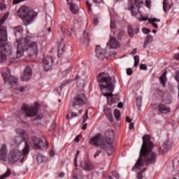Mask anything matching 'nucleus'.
Returning <instances> with one entry per match:
<instances>
[{"label":"nucleus","mask_w":179,"mask_h":179,"mask_svg":"<svg viewBox=\"0 0 179 179\" xmlns=\"http://www.w3.org/2000/svg\"><path fill=\"white\" fill-rule=\"evenodd\" d=\"M32 73H33V71L31 70V68H30V66H27L24 71V73L21 77L22 80H23L24 82L30 80V79H31Z\"/></svg>","instance_id":"obj_15"},{"label":"nucleus","mask_w":179,"mask_h":179,"mask_svg":"<svg viewBox=\"0 0 179 179\" xmlns=\"http://www.w3.org/2000/svg\"><path fill=\"white\" fill-rule=\"evenodd\" d=\"M1 76L5 83H9L11 86H15L17 83V78L10 75V69H7L5 72H1Z\"/></svg>","instance_id":"obj_11"},{"label":"nucleus","mask_w":179,"mask_h":179,"mask_svg":"<svg viewBox=\"0 0 179 179\" xmlns=\"http://www.w3.org/2000/svg\"><path fill=\"white\" fill-rule=\"evenodd\" d=\"M126 121L128 122V123H131L132 122V120L131 118H129V117H126Z\"/></svg>","instance_id":"obj_57"},{"label":"nucleus","mask_w":179,"mask_h":179,"mask_svg":"<svg viewBox=\"0 0 179 179\" xmlns=\"http://www.w3.org/2000/svg\"><path fill=\"white\" fill-rule=\"evenodd\" d=\"M134 67L136 68L138 65L139 64V57L138 55H136L134 57Z\"/></svg>","instance_id":"obj_35"},{"label":"nucleus","mask_w":179,"mask_h":179,"mask_svg":"<svg viewBox=\"0 0 179 179\" xmlns=\"http://www.w3.org/2000/svg\"><path fill=\"white\" fill-rule=\"evenodd\" d=\"M155 147L153 142L150 141V136L146 134L143 136V144L140 150L139 157L136 162L134 169L139 170L141 167H143L145 164L146 166H150V164H155L156 163V159H157V154L152 151V148Z\"/></svg>","instance_id":"obj_2"},{"label":"nucleus","mask_w":179,"mask_h":179,"mask_svg":"<svg viewBox=\"0 0 179 179\" xmlns=\"http://www.w3.org/2000/svg\"><path fill=\"white\" fill-rule=\"evenodd\" d=\"M31 141L34 145V149H43L44 146L47 148H48V143L46 142L45 145H44V142L41 138H37L36 136H33L31 138Z\"/></svg>","instance_id":"obj_13"},{"label":"nucleus","mask_w":179,"mask_h":179,"mask_svg":"<svg viewBox=\"0 0 179 179\" xmlns=\"http://www.w3.org/2000/svg\"><path fill=\"white\" fill-rule=\"evenodd\" d=\"M142 31L143 33H144V34H149L150 29L147 28H143Z\"/></svg>","instance_id":"obj_42"},{"label":"nucleus","mask_w":179,"mask_h":179,"mask_svg":"<svg viewBox=\"0 0 179 179\" xmlns=\"http://www.w3.org/2000/svg\"><path fill=\"white\" fill-rule=\"evenodd\" d=\"M112 176H113V177H115V178H116V179L120 178V174H118V173H117L115 171L112 172Z\"/></svg>","instance_id":"obj_39"},{"label":"nucleus","mask_w":179,"mask_h":179,"mask_svg":"<svg viewBox=\"0 0 179 179\" xmlns=\"http://www.w3.org/2000/svg\"><path fill=\"white\" fill-rule=\"evenodd\" d=\"M80 153V151L78 150L77 153H76V157L74 159V163H75L76 167H78V155H79Z\"/></svg>","instance_id":"obj_36"},{"label":"nucleus","mask_w":179,"mask_h":179,"mask_svg":"<svg viewBox=\"0 0 179 179\" xmlns=\"http://www.w3.org/2000/svg\"><path fill=\"white\" fill-rule=\"evenodd\" d=\"M86 128H87V123H85V124H83V127H82V129H86Z\"/></svg>","instance_id":"obj_61"},{"label":"nucleus","mask_w":179,"mask_h":179,"mask_svg":"<svg viewBox=\"0 0 179 179\" xmlns=\"http://www.w3.org/2000/svg\"><path fill=\"white\" fill-rule=\"evenodd\" d=\"M169 144H167V142H165L160 146V150L161 152H167V150H169Z\"/></svg>","instance_id":"obj_28"},{"label":"nucleus","mask_w":179,"mask_h":179,"mask_svg":"<svg viewBox=\"0 0 179 179\" xmlns=\"http://www.w3.org/2000/svg\"><path fill=\"white\" fill-rule=\"evenodd\" d=\"M22 151L18 149L11 150L8 155V147L3 144L0 148V160L8 162L10 164H15L22 159Z\"/></svg>","instance_id":"obj_5"},{"label":"nucleus","mask_w":179,"mask_h":179,"mask_svg":"<svg viewBox=\"0 0 179 179\" xmlns=\"http://www.w3.org/2000/svg\"><path fill=\"white\" fill-rule=\"evenodd\" d=\"M145 171H146V168L143 169L141 171H140V172L138 173V174H137V178H138V179H142V178H143V173H145Z\"/></svg>","instance_id":"obj_34"},{"label":"nucleus","mask_w":179,"mask_h":179,"mask_svg":"<svg viewBox=\"0 0 179 179\" xmlns=\"http://www.w3.org/2000/svg\"><path fill=\"white\" fill-rule=\"evenodd\" d=\"M65 176V173H64L63 172H60L59 173V177H64Z\"/></svg>","instance_id":"obj_63"},{"label":"nucleus","mask_w":179,"mask_h":179,"mask_svg":"<svg viewBox=\"0 0 179 179\" xmlns=\"http://www.w3.org/2000/svg\"><path fill=\"white\" fill-rule=\"evenodd\" d=\"M67 4L70 6V10L73 13V15H76L78 12H79V7L75 3H73V0H66Z\"/></svg>","instance_id":"obj_17"},{"label":"nucleus","mask_w":179,"mask_h":179,"mask_svg":"<svg viewBox=\"0 0 179 179\" xmlns=\"http://www.w3.org/2000/svg\"><path fill=\"white\" fill-rule=\"evenodd\" d=\"M94 24H97V23H99V20L96 17H94Z\"/></svg>","instance_id":"obj_58"},{"label":"nucleus","mask_w":179,"mask_h":179,"mask_svg":"<svg viewBox=\"0 0 179 179\" xmlns=\"http://www.w3.org/2000/svg\"><path fill=\"white\" fill-rule=\"evenodd\" d=\"M140 69H141L143 71H146L148 69V66H146V64H141L140 65Z\"/></svg>","instance_id":"obj_40"},{"label":"nucleus","mask_w":179,"mask_h":179,"mask_svg":"<svg viewBox=\"0 0 179 179\" xmlns=\"http://www.w3.org/2000/svg\"><path fill=\"white\" fill-rule=\"evenodd\" d=\"M5 8H6L5 4L0 3V9H1V10L5 9Z\"/></svg>","instance_id":"obj_52"},{"label":"nucleus","mask_w":179,"mask_h":179,"mask_svg":"<svg viewBox=\"0 0 179 179\" xmlns=\"http://www.w3.org/2000/svg\"><path fill=\"white\" fill-rule=\"evenodd\" d=\"M150 24H152L153 27H155V29H159V26H157V24L152 22V23H150Z\"/></svg>","instance_id":"obj_56"},{"label":"nucleus","mask_w":179,"mask_h":179,"mask_svg":"<svg viewBox=\"0 0 179 179\" xmlns=\"http://www.w3.org/2000/svg\"><path fill=\"white\" fill-rule=\"evenodd\" d=\"M129 129H134V123H130Z\"/></svg>","instance_id":"obj_62"},{"label":"nucleus","mask_w":179,"mask_h":179,"mask_svg":"<svg viewBox=\"0 0 179 179\" xmlns=\"http://www.w3.org/2000/svg\"><path fill=\"white\" fill-rule=\"evenodd\" d=\"M8 15L5 14L0 18V62H6L8 59V55L10 59H17L23 56V52L27 50V41L29 39L17 40V48L12 50V46L8 43V33L6 32V27L3 26L4 22L6 20Z\"/></svg>","instance_id":"obj_1"},{"label":"nucleus","mask_w":179,"mask_h":179,"mask_svg":"<svg viewBox=\"0 0 179 179\" xmlns=\"http://www.w3.org/2000/svg\"><path fill=\"white\" fill-rule=\"evenodd\" d=\"M101 153V151H99V150L96 151V153H95V155H94V157L96 159V157H97L98 156H99Z\"/></svg>","instance_id":"obj_50"},{"label":"nucleus","mask_w":179,"mask_h":179,"mask_svg":"<svg viewBox=\"0 0 179 179\" xmlns=\"http://www.w3.org/2000/svg\"><path fill=\"white\" fill-rule=\"evenodd\" d=\"M64 47H65V41L63 39H61L60 42H59V46H58L59 54H62V52H64Z\"/></svg>","instance_id":"obj_25"},{"label":"nucleus","mask_w":179,"mask_h":179,"mask_svg":"<svg viewBox=\"0 0 179 179\" xmlns=\"http://www.w3.org/2000/svg\"><path fill=\"white\" fill-rule=\"evenodd\" d=\"M87 103V96L85 94H77L71 103L72 107H83Z\"/></svg>","instance_id":"obj_10"},{"label":"nucleus","mask_w":179,"mask_h":179,"mask_svg":"<svg viewBox=\"0 0 179 179\" xmlns=\"http://www.w3.org/2000/svg\"><path fill=\"white\" fill-rule=\"evenodd\" d=\"M55 152L54 150H51L50 152V155L51 156V157H52L54 156Z\"/></svg>","instance_id":"obj_60"},{"label":"nucleus","mask_w":179,"mask_h":179,"mask_svg":"<svg viewBox=\"0 0 179 179\" xmlns=\"http://www.w3.org/2000/svg\"><path fill=\"white\" fill-rule=\"evenodd\" d=\"M120 1H122V0H116V2H119ZM129 1H130V3H134V2L136 5V3H138V1L139 0H129Z\"/></svg>","instance_id":"obj_46"},{"label":"nucleus","mask_w":179,"mask_h":179,"mask_svg":"<svg viewBox=\"0 0 179 179\" xmlns=\"http://www.w3.org/2000/svg\"><path fill=\"white\" fill-rule=\"evenodd\" d=\"M148 17H145L141 15V18H140V20H142V22H146V20H148Z\"/></svg>","instance_id":"obj_55"},{"label":"nucleus","mask_w":179,"mask_h":179,"mask_svg":"<svg viewBox=\"0 0 179 179\" xmlns=\"http://www.w3.org/2000/svg\"><path fill=\"white\" fill-rule=\"evenodd\" d=\"M107 45H109L110 48H118L120 47V43L115 38H111Z\"/></svg>","instance_id":"obj_20"},{"label":"nucleus","mask_w":179,"mask_h":179,"mask_svg":"<svg viewBox=\"0 0 179 179\" xmlns=\"http://www.w3.org/2000/svg\"><path fill=\"white\" fill-rule=\"evenodd\" d=\"M114 115L117 121H120V118H121V112H120V110L115 109L114 110Z\"/></svg>","instance_id":"obj_30"},{"label":"nucleus","mask_w":179,"mask_h":179,"mask_svg":"<svg viewBox=\"0 0 179 179\" xmlns=\"http://www.w3.org/2000/svg\"><path fill=\"white\" fill-rule=\"evenodd\" d=\"M157 110H158V111L162 114H169L171 111L170 108L163 103H159Z\"/></svg>","instance_id":"obj_19"},{"label":"nucleus","mask_w":179,"mask_h":179,"mask_svg":"<svg viewBox=\"0 0 179 179\" xmlns=\"http://www.w3.org/2000/svg\"><path fill=\"white\" fill-rule=\"evenodd\" d=\"M169 6V0H164L163 1V10L167 12V7Z\"/></svg>","instance_id":"obj_33"},{"label":"nucleus","mask_w":179,"mask_h":179,"mask_svg":"<svg viewBox=\"0 0 179 179\" xmlns=\"http://www.w3.org/2000/svg\"><path fill=\"white\" fill-rule=\"evenodd\" d=\"M13 31L15 36H17V34L23 33V28L22 27V26L15 27L13 28Z\"/></svg>","instance_id":"obj_26"},{"label":"nucleus","mask_w":179,"mask_h":179,"mask_svg":"<svg viewBox=\"0 0 179 179\" xmlns=\"http://www.w3.org/2000/svg\"><path fill=\"white\" fill-rule=\"evenodd\" d=\"M80 167L83 170H85V171H91V170H93L94 169V165L92 164L90 161H85L81 162Z\"/></svg>","instance_id":"obj_16"},{"label":"nucleus","mask_w":179,"mask_h":179,"mask_svg":"<svg viewBox=\"0 0 179 179\" xmlns=\"http://www.w3.org/2000/svg\"><path fill=\"white\" fill-rule=\"evenodd\" d=\"M87 121V110H86V113L83 118V123L85 124Z\"/></svg>","instance_id":"obj_41"},{"label":"nucleus","mask_w":179,"mask_h":179,"mask_svg":"<svg viewBox=\"0 0 179 179\" xmlns=\"http://www.w3.org/2000/svg\"><path fill=\"white\" fill-rule=\"evenodd\" d=\"M139 1L137 3L134 2L133 3H130L129 10L131 11L132 16H136L138 15V11L139 10Z\"/></svg>","instance_id":"obj_18"},{"label":"nucleus","mask_w":179,"mask_h":179,"mask_svg":"<svg viewBox=\"0 0 179 179\" xmlns=\"http://www.w3.org/2000/svg\"><path fill=\"white\" fill-rule=\"evenodd\" d=\"M28 38V41L27 42V48L25 51H29L30 56L31 55H37L38 53V47H40V42L32 41L30 43V37L27 36L26 38H22L21 40H26ZM29 43H30L29 44Z\"/></svg>","instance_id":"obj_9"},{"label":"nucleus","mask_w":179,"mask_h":179,"mask_svg":"<svg viewBox=\"0 0 179 179\" xmlns=\"http://www.w3.org/2000/svg\"><path fill=\"white\" fill-rule=\"evenodd\" d=\"M98 83L100 90L103 93V96L107 97L108 104L111 106L117 101H120L118 95H113L114 92V85H115V78L110 77V74L107 73H101L98 76Z\"/></svg>","instance_id":"obj_3"},{"label":"nucleus","mask_w":179,"mask_h":179,"mask_svg":"<svg viewBox=\"0 0 179 179\" xmlns=\"http://www.w3.org/2000/svg\"><path fill=\"white\" fill-rule=\"evenodd\" d=\"M53 62L54 61L52 60V57H45L43 61V66L44 71H45L46 72L48 71H50L51 69V67L52 66Z\"/></svg>","instance_id":"obj_14"},{"label":"nucleus","mask_w":179,"mask_h":179,"mask_svg":"<svg viewBox=\"0 0 179 179\" xmlns=\"http://www.w3.org/2000/svg\"><path fill=\"white\" fill-rule=\"evenodd\" d=\"M103 111L106 117L108 118L109 121H110V122H113V114L111 113V109L108 108H105Z\"/></svg>","instance_id":"obj_23"},{"label":"nucleus","mask_w":179,"mask_h":179,"mask_svg":"<svg viewBox=\"0 0 179 179\" xmlns=\"http://www.w3.org/2000/svg\"><path fill=\"white\" fill-rule=\"evenodd\" d=\"M24 0H13V5H17V3H20V2H23Z\"/></svg>","instance_id":"obj_43"},{"label":"nucleus","mask_w":179,"mask_h":179,"mask_svg":"<svg viewBox=\"0 0 179 179\" xmlns=\"http://www.w3.org/2000/svg\"><path fill=\"white\" fill-rule=\"evenodd\" d=\"M162 101L165 104H170L171 103V100L170 99V98H168L167 99H166V98H163Z\"/></svg>","instance_id":"obj_38"},{"label":"nucleus","mask_w":179,"mask_h":179,"mask_svg":"<svg viewBox=\"0 0 179 179\" xmlns=\"http://www.w3.org/2000/svg\"><path fill=\"white\" fill-rule=\"evenodd\" d=\"M155 93L158 94V96H162L163 94V92L160 91V90H157Z\"/></svg>","instance_id":"obj_48"},{"label":"nucleus","mask_w":179,"mask_h":179,"mask_svg":"<svg viewBox=\"0 0 179 179\" xmlns=\"http://www.w3.org/2000/svg\"><path fill=\"white\" fill-rule=\"evenodd\" d=\"M37 113H38V103H36L34 106L24 104L18 115L19 117H22V115H24V117H36Z\"/></svg>","instance_id":"obj_8"},{"label":"nucleus","mask_w":179,"mask_h":179,"mask_svg":"<svg viewBox=\"0 0 179 179\" xmlns=\"http://www.w3.org/2000/svg\"><path fill=\"white\" fill-rule=\"evenodd\" d=\"M115 27V22H114L113 20H110V29H114Z\"/></svg>","instance_id":"obj_47"},{"label":"nucleus","mask_w":179,"mask_h":179,"mask_svg":"<svg viewBox=\"0 0 179 179\" xmlns=\"http://www.w3.org/2000/svg\"><path fill=\"white\" fill-rule=\"evenodd\" d=\"M25 89H26V87H20V88H17V90L18 92H24Z\"/></svg>","instance_id":"obj_49"},{"label":"nucleus","mask_w":179,"mask_h":179,"mask_svg":"<svg viewBox=\"0 0 179 179\" xmlns=\"http://www.w3.org/2000/svg\"><path fill=\"white\" fill-rule=\"evenodd\" d=\"M152 41H153V37L152 36V35L147 36L145 39L143 48H146V47H148V44H150V43H152Z\"/></svg>","instance_id":"obj_24"},{"label":"nucleus","mask_w":179,"mask_h":179,"mask_svg":"<svg viewBox=\"0 0 179 179\" xmlns=\"http://www.w3.org/2000/svg\"><path fill=\"white\" fill-rule=\"evenodd\" d=\"M96 55L97 58H114L115 57V52L113 50L112 52L110 51L109 52H107L106 50L101 49V47L100 45H96Z\"/></svg>","instance_id":"obj_12"},{"label":"nucleus","mask_w":179,"mask_h":179,"mask_svg":"<svg viewBox=\"0 0 179 179\" xmlns=\"http://www.w3.org/2000/svg\"><path fill=\"white\" fill-rule=\"evenodd\" d=\"M149 23H155V22H160V20L157 18H150L148 19Z\"/></svg>","instance_id":"obj_37"},{"label":"nucleus","mask_w":179,"mask_h":179,"mask_svg":"<svg viewBox=\"0 0 179 179\" xmlns=\"http://www.w3.org/2000/svg\"><path fill=\"white\" fill-rule=\"evenodd\" d=\"M90 145L98 146L106 150L108 155H111L114 152V131L108 130L105 132L104 136L97 134L90 140Z\"/></svg>","instance_id":"obj_4"},{"label":"nucleus","mask_w":179,"mask_h":179,"mask_svg":"<svg viewBox=\"0 0 179 179\" xmlns=\"http://www.w3.org/2000/svg\"><path fill=\"white\" fill-rule=\"evenodd\" d=\"M85 3L87 5V8L88 10H90V8H92V4H90L89 1H86Z\"/></svg>","instance_id":"obj_45"},{"label":"nucleus","mask_w":179,"mask_h":179,"mask_svg":"<svg viewBox=\"0 0 179 179\" xmlns=\"http://www.w3.org/2000/svg\"><path fill=\"white\" fill-rule=\"evenodd\" d=\"M16 134L18 135V136H16L14 138L15 143L16 145H20V143L22 142H24L25 143L24 148L21 152L20 155L21 162L23 163V162H24V159L27 157V155L30 152V146L29 145V136L27 135V133H26V131L22 129H17Z\"/></svg>","instance_id":"obj_6"},{"label":"nucleus","mask_w":179,"mask_h":179,"mask_svg":"<svg viewBox=\"0 0 179 179\" xmlns=\"http://www.w3.org/2000/svg\"><path fill=\"white\" fill-rule=\"evenodd\" d=\"M117 107H118V108H122V107H124V103H122V102H120L117 104Z\"/></svg>","instance_id":"obj_53"},{"label":"nucleus","mask_w":179,"mask_h":179,"mask_svg":"<svg viewBox=\"0 0 179 179\" xmlns=\"http://www.w3.org/2000/svg\"><path fill=\"white\" fill-rule=\"evenodd\" d=\"M132 69H127V73L129 76H131L132 75Z\"/></svg>","instance_id":"obj_44"},{"label":"nucleus","mask_w":179,"mask_h":179,"mask_svg":"<svg viewBox=\"0 0 179 179\" xmlns=\"http://www.w3.org/2000/svg\"><path fill=\"white\" fill-rule=\"evenodd\" d=\"M89 34L85 31L82 38H80V43H82V44L85 43L86 45H89Z\"/></svg>","instance_id":"obj_22"},{"label":"nucleus","mask_w":179,"mask_h":179,"mask_svg":"<svg viewBox=\"0 0 179 179\" xmlns=\"http://www.w3.org/2000/svg\"><path fill=\"white\" fill-rule=\"evenodd\" d=\"M94 3H101L103 0H92Z\"/></svg>","instance_id":"obj_54"},{"label":"nucleus","mask_w":179,"mask_h":179,"mask_svg":"<svg viewBox=\"0 0 179 179\" xmlns=\"http://www.w3.org/2000/svg\"><path fill=\"white\" fill-rule=\"evenodd\" d=\"M73 179H80V177L79 176V174L75 173L73 176Z\"/></svg>","instance_id":"obj_51"},{"label":"nucleus","mask_w":179,"mask_h":179,"mask_svg":"<svg viewBox=\"0 0 179 179\" xmlns=\"http://www.w3.org/2000/svg\"><path fill=\"white\" fill-rule=\"evenodd\" d=\"M10 174H12V172L10 171V169H8L6 172L4 174L0 176V179L7 178V177H9Z\"/></svg>","instance_id":"obj_29"},{"label":"nucleus","mask_w":179,"mask_h":179,"mask_svg":"<svg viewBox=\"0 0 179 179\" xmlns=\"http://www.w3.org/2000/svg\"><path fill=\"white\" fill-rule=\"evenodd\" d=\"M18 16L24 22L25 26H27L34 20L37 16V13L33 10H30L27 6H22L17 11Z\"/></svg>","instance_id":"obj_7"},{"label":"nucleus","mask_w":179,"mask_h":179,"mask_svg":"<svg viewBox=\"0 0 179 179\" xmlns=\"http://www.w3.org/2000/svg\"><path fill=\"white\" fill-rule=\"evenodd\" d=\"M136 106L138 110H141V107H142V98L137 97L136 98Z\"/></svg>","instance_id":"obj_31"},{"label":"nucleus","mask_w":179,"mask_h":179,"mask_svg":"<svg viewBox=\"0 0 179 179\" xmlns=\"http://www.w3.org/2000/svg\"><path fill=\"white\" fill-rule=\"evenodd\" d=\"M73 117H78V113L71 112V113H67V115H66L67 120H69V118H73Z\"/></svg>","instance_id":"obj_32"},{"label":"nucleus","mask_w":179,"mask_h":179,"mask_svg":"<svg viewBox=\"0 0 179 179\" xmlns=\"http://www.w3.org/2000/svg\"><path fill=\"white\" fill-rule=\"evenodd\" d=\"M137 51H138V50L136 48H134L131 52L132 55H135V54H136Z\"/></svg>","instance_id":"obj_59"},{"label":"nucleus","mask_w":179,"mask_h":179,"mask_svg":"<svg viewBox=\"0 0 179 179\" xmlns=\"http://www.w3.org/2000/svg\"><path fill=\"white\" fill-rule=\"evenodd\" d=\"M76 142H79V136H77L76 138H75Z\"/></svg>","instance_id":"obj_64"},{"label":"nucleus","mask_w":179,"mask_h":179,"mask_svg":"<svg viewBox=\"0 0 179 179\" xmlns=\"http://www.w3.org/2000/svg\"><path fill=\"white\" fill-rule=\"evenodd\" d=\"M159 80H160L163 87H164L166 86V82H167V78L166 77V73H164L161 76Z\"/></svg>","instance_id":"obj_27"},{"label":"nucleus","mask_w":179,"mask_h":179,"mask_svg":"<svg viewBox=\"0 0 179 179\" xmlns=\"http://www.w3.org/2000/svg\"><path fill=\"white\" fill-rule=\"evenodd\" d=\"M127 31L129 37H132L133 36H135V34H138V31H139V28L137 27L134 28L131 26H129L127 28Z\"/></svg>","instance_id":"obj_21"}]
</instances>
